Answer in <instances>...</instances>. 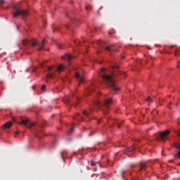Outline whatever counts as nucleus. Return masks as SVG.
Segmentation results:
<instances>
[{
    "label": "nucleus",
    "instance_id": "nucleus-1",
    "mask_svg": "<svg viewBox=\"0 0 180 180\" xmlns=\"http://www.w3.org/2000/svg\"><path fill=\"white\" fill-rule=\"evenodd\" d=\"M105 71H106V69L105 68H101V72L103 74L101 75L103 81L107 83L108 86L109 88L112 89V91H115V92H117L119 91V87L116 85V82H115V79L112 77V76L109 75L104 74Z\"/></svg>",
    "mask_w": 180,
    "mask_h": 180
},
{
    "label": "nucleus",
    "instance_id": "nucleus-2",
    "mask_svg": "<svg viewBox=\"0 0 180 180\" xmlns=\"http://www.w3.org/2000/svg\"><path fill=\"white\" fill-rule=\"evenodd\" d=\"M22 44L24 46H27V44H30V46H32V47H35V46H38V51H40V50H43V47L46 46V39H44L41 41V42H37L36 39H32L30 41L27 39H24L22 41Z\"/></svg>",
    "mask_w": 180,
    "mask_h": 180
},
{
    "label": "nucleus",
    "instance_id": "nucleus-3",
    "mask_svg": "<svg viewBox=\"0 0 180 180\" xmlns=\"http://www.w3.org/2000/svg\"><path fill=\"white\" fill-rule=\"evenodd\" d=\"M112 102V98L105 100L103 103H101V101H97L94 103V106H96V108H100L101 110L103 112V114L106 115L108 113V110L105 109H108V108H109V105H110Z\"/></svg>",
    "mask_w": 180,
    "mask_h": 180
},
{
    "label": "nucleus",
    "instance_id": "nucleus-4",
    "mask_svg": "<svg viewBox=\"0 0 180 180\" xmlns=\"http://www.w3.org/2000/svg\"><path fill=\"white\" fill-rule=\"evenodd\" d=\"M64 66L63 65H60L56 70H54V66H50L48 68V71L49 74L46 75V78H53L54 77V72L56 71H58V72H61L63 70H64Z\"/></svg>",
    "mask_w": 180,
    "mask_h": 180
},
{
    "label": "nucleus",
    "instance_id": "nucleus-5",
    "mask_svg": "<svg viewBox=\"0 0 180 180\" xmlns=\"http://www.w3.org/2000/svg\"><path fill=\"white\" fill-rule=\"evenodd\" d=\"M169 133V130H165L163 132H160L159 134H158L156 135V139L158 141H164V140H166Z\"/></svg>",
    "mask_w": 180,
    "mask_h": 180
},
{
    "label": "nucleus",
    "instance_id": "nucleus-6",
    "mask_svg": "<svg viewBox=\"0 0 180 180\" xmlns=\"http://www.w3.org/2000/svg\"><path fill=\"white\" fill-rule=\"evenodd\" d=\"M14 13L13 15V18H16V16H19V15H20L21 16H27L28 13L27 11H22L19 8H18V7H14Z\"/></svg>",
    "mask_w": 180,
    "mask_h": 180
},
{
    "label": "nucleus",
    "instance_id": "nucleus-7",
    "mask_svg": "<svg viewBox=\"0 0 180 180\" xmlns=\"http://www.w3.org/2000/svg\"><path fill=\"white\" fill-rule=\"evenodd\" d=\"M112 75H123L124 72H122L119 69V65L115 64L112 66Z\"/></svg>",
    "mask_w": 180,
    "mask_h": 180
},
{
    "label": "nucleus",
    "instance_id": "nucleus-8",
    "mask_svg": "<svg viewBox=\"0 0 180 180\" xmlns=\"http://www.w3.org/2000/svg\"><path fill=\"white\" fill-rule=\"evenodd\" d=\"M20 124H22V126H26V127H28V129H32V127L34 126V123L29 121V119L22 120L21 122H20Z\"/></svg>",
    "mask_w": 180,
    "mask_h": 180
},
{
    "label": "nucleus",
    "instance_id": "nucleus-9",
    "mask_svg": "<svg viewBox=\"0 0 180 180\" xmlns=\"http://www.w3.org/2000/svg\"><path fill=\"white\" fill-rule=\"evenodd\" d=\"M92 112H94V107H90L89 110L83 111V116L89 117V115H92Z\"/></svg>",
    "mask_w": 180,
    "mask_h": 180
},
{
    "label": "nucleus",
    "instance_id": "nucleus-10",
    "mask_svg": "<svg viewBox=\"0 0 180 180\" xmlns=\"http://www.w3.org/2000/svg\"><path fill=\"white\" fill-rule=\"evenodd\" d=\"M75 78H77V79H79L80 81V82H84V77H81V75H79V72H75Z\"/></svg>",
    "mask_w": 180,
    "mask_h": 180
},
{
    "label": "nucleus",
    "instance_id": "nucleus-11",
    "mask_svg": "<svg viewBox=\"0 0 180 180\" xmlns=\"http://www.w3.org/2000/svg\"><path fill=\"white\" fill-rule=\"evenodd\" d=\"M62 58L63 60H67L68 61H70V60H72V56L67 53L63 56Z\"/></svg>",
    "mask_w": 180,
    "mask_h": 180
},
{
    "label": "nucleus",
    "instance_id": "nucleus-12",
    "mask_svg": "<svg viewBox=\"0 0 180 180\" xmlns=\"http://www.w3.org/2000/svg\"><path fill=\"white\" fill-rule=\"evenodd\" d=\"M136 150V146H131L129 148H125V153H130L131 151H134Z\"/></svg>",
    "mask_w": 180,
    "mask_h": 180
},
{
    "label": "nucleus",
    "instance_id": "nucleus-13",
    "mask_svg": "<svg viewBox=\"0 0 180 180\" xmlns=\"http://www.w3.org/2000/svg\"><path fill=\"white\" fill-rule=\"evenodd\" d=\"M74 120H84V118L82 117H81V115L79 114H76L74 117Z\"/></svg>",
    "mask_w": 180,
    "mask_h": 180
},
{
    "label": "nucleus",
    "instance_id": "nucleus-14",
    "mask_svg": "<svg viewBox=\"0 0 180 180\" xmlns=\"http://www.w3.org/2000/svg\"><path fill=\"white\" fill-rule=\"evenodd\" d=\"M12 126V122H8L4 124L3 129H9Z\"/></svg>",
    "mask_w": 180,
    "mask_h": 180
},
{
    "label": "nucleus",
    "instance_id": "nucleus-15",
    "mask_svg": "<svg viewBox=\"0 0 180 180\" xmlns=\"http://www.w3.org/2000/svg\"><path fill=\"white\" fill-rule=\"evenodd\" d=\"M105 50L110 52L115 51V49H113V45H110V46H106L105 48Z\"/></svg>",
    "mask_w": 180,
    "mask_h": 180
},
{
    "label": "nucleus",
    "instance_id": "nucleus-16",
    "mask_svg": "<svg viewBox=\"0 0 180 180\" xmlns=\"http://www.w3.org/2000/svg\"><path fill=\"white\" fill-rule=\"evenodd\" d=\"M139 167H140V169H139V172H140L141 170L146 169L147 166L146 165V163L141 162L140 165H139Z\"/></svg>",
    "mask_w": 180,
    "mask_h": 180
},
{
    "label": "nucleus",
    "instance_id": "nucleus-17",
    "mask_svg": "<svg viewBox=\"0 0 180 180\" xmlns=\"http://www.w3.org/2000/svg\"><path fill=\"white\" fill-rule=\"evenodd\" d=\"M95 89V84H91L87 89V92H94Z\"/></svg>",
    "mask_w": 180,
    "mask_h": 180
},
{
    "label": "nucleus",
    "instance_id": "nucleus-18",
    "mask_svg": "<svg viewBox=\"0 0 180 180\" xmlns=\"http://www.w3.org/2000/svg\"><path fill=\"white\" fill-rule=\"evenodd\" d=\"M96 44H98V47H100V50H102V49H103V42H102L101 41H96Z\"/></svg>",
    "mask_w": 180,
    "mask_h": 180
},
{
    "label": "nucleus",
    "instance_id": "nucleus-19",
    "mask_svg": "<svg viewBox=\"0 0 180 180\" xmlns=\"http://www.w3.org/2000/svg\"><path fill=\"white\" fill-rule=\"evenodd\" d=\"M114 124H117L118 129H120V122L117 120H115L114 122Z\"/></svg>",
    "mask_w": 180,
    "mask_h": 180
},
{
    "label": "nucleus",
    "instance_id": "nucleus-20",
    "mask_svg": "<svg viewBox=\"0 0 180 180\" xmlns=\"http://www.w3.org/2000/svg\"><path fill=\"white\" fill-rule=\"evenodd\" d=\"M175 160H177V158H180V150L178 152L176 155H174Z\"/></svg>",
    "mask_w": 180,
    "mask_h": 180
},
{
    "label": "nucleus",
    "instance_id": "nucleus-21",
    "mask_svg": "<svg viewBox=\"0 0 180 180\" xmlns=\"http://www.w3.org/2000/svg\"><path fill=\"white\" fill-rule=\"evenodd\" d=\"M58 49H64V44H57Z\"/></svg>",
    "mask_w": 180,
    "mask_h": 180
},
{
    "label": "nucleus",
    "instance_id": "nucleus-22",
    "mask_svg": "<svg viewBox=\"0 0 180 180\" xmlns=\"http://www.w3.org/2000/svg\"><path fill=\"white\" fill-rule=\"evenodd\" d=\"M146 102H149V103H153V100L151 99V97H148L146 99Z\"/></svg>",
    "mask_w": 180,
    "mask_h": 180
},
{
    "label": "nucleus",
    "instance_id": "nucleus-23",
    "mask_svg": "<svg viewBox=\"0 0 180 180\" xmlns=\"http://www.w3.org/2000/svg\"><path fill=\"white\" fill-rule=\"evenodd\" d=\"M65 102H66L67 103H68L69 105H72V102L71 101V100H70V99H68V98H67V99L65 100Z\"/></svg>",
    "mask_w": 180,
    "mask_h": 180
},
{
    "label": "nucleus",
    "instance_id": "nucleus-24",
    "mask_svg": "<svg viewBox=\"0 0 180 180\" xmlns=\"http://www.w3.org/2000/svg\"><path fill=\"white\" fill-rule=\"evenodd\" d=\"M74 129H75V127H72L71 128V129L70 130V131L68 132V134H72V131H74Z\"/></svg>",
    "mask_w": 180,
    "mask_h": 180
},
{
    "label": "nucleus",
    "instance_id": "nucleus-25",
    "mask_svg": "<svg viewBox=\"0 0 180 180\" xmlns=\"http://www.w3.org/2000/svg\"><path fill=\"white\" fill-rule=\"evenodd\" d=\"M95 165H96V163L95 162H94V160H91V167H95Z\"/></svg>",
    "mask_w": 180,
    "mask_h": 180
},
{
    "label": "nucleus",
    "instance_id": "nucleus-26",
    "mask_svg": "<svg viewBox=\"0 0 180 180\" xmlns=\"http://www.w3.org/2000/svg\"><path fill=\"white\" fill-rule=\"evenodd\" d=\"M75 44H76L77 46H79V44H81V42H80L79 41H78V40L75 41Z\"/></svg>",
    "mask_w": 180,
    "mask_h": 180
},
{
    "label": "nucleus",
    "instance_id": "nucleus-27",
    "mask_svg": "<svg viewBox=\"0 0 180 180\" xmlns=\"http://www.w3.org/2000/svg\"><path fill=\"white\" fill-rule=\"evenodd\" d=\"M86 11H89V9H92V6H86Z\"/></svg>",
    "mask_w": 180,
    "mask_h": 180
},
{
    "label": "nucleus",
    "instance_id": "nucleus-28",
    "mask_svg": "<svg viewBox=\"0 0 180 180\" xmlns=\"http://www.w3.org/2000/svg\"><path fill=\"white\" fill-rule=\"evenodd\" d=\"M174 146L176 147V148H178V150H180V145H179V144L176 143V144L174 145Z\"/></svg>",
    "mask_w": 180,
    "mask_h": 180
},
{
    "label": "nucleus",
    "instance_id": "nucleus-29",
    "mask_svg": "<svg viewBox=\"0 0 180 180\" xmlns=\"http://www.w3.org/2000/svg\"><path fill=\"white\" fill-rule=\"evenodd\" d=\"M41 89H42V91H45L46 90V85L45 84L42 85Z\"/></svg>",
    "mask_w": 180,
    "mask_h": 180
},
{
    "label": "nucleus",
    "instance_id": "nucleus-30",
    "mask_svg": "<svg viewBox=\"0 0 180 180\" xmlns=\"http://www.w3.org/2000/svg\"><path fill=\"white\" fill-rule=\"evenodd\" d=\"M125 173H126V172H125V171H123V172H122V178H124V174H125Z\"/></svg>",
    "mask_w": 180,
    "mask_h": 180
},
{
    "label": "nucleus",
    "instance_id": "nucleus-31",
    "mask_svg": "<svg viewBox=\"0 0 180 180\" xmlns=\"http://www.w3.org/2000/svg\"><path fill=\"white\" fill-rule=\"evenodd\" d=\"M1 1V4H5V0H0Z\"/></svg>",
    "mask_w": 180,
    "mask_h": 180
},
{
    "label": "nucleus",
    "instance_id": "nucleus-32",
    "mask_svg": "<svg viewBox=\"0 0 180 180\" xmlns=\"http://www.w3.org/2000/svg\"><path fill=\"white\" fill-rule=\"evenodd\" d=\"M178 124L180 126V120H178Z\"/></svg>",
    "mask_w": 180,
    "mask_h": 180
},
{
    "label": "nucleus",
    "instance_id": "nucleus-33",
    "mask_svg": "<svg viewBox=\"0 0 180 180\" xmlns=\"http://www.w3.org/2000/svg\"><path fill=\"white\" fill-rule=\"evenodd\" d=\"M174 47H175V46H174V45L171 46V49H174Z\"/></svg>",
    "mask_w": 180,
    "mask_h": 180
},
{
    "label": "nucleus",
    "instance_id": "nucleus-34",
    "mask_svg": "<svg viewBox=\"0 0 180 180\" xmlns=\"http://www.w3.org/2000/svg\"><path fill=\"white\" fill-rule=\"evenodd\" d=\"M141 60H138L137 63H141Z\"/></svg>",
    "mask_w": 180,
    "mask_h": 180
},
{
    "label": "nucleus",
    "instance_id": "nucleus-35",
    "mask_svg": "<svg viewBox=\"0 0 180 180\" xmlns=\"http://www.w3.org/2000/svg\"><path fill=\"white\" fill-rule=\"evenodd\" d=\"M15 134H19V131H16V132H15Z\"/></svg>",
    "mask_w": 180,
    "mask_h": 180
},
{
    "label": "nucleus",
    "instance_id": "nucleus-36",
    "mask_svg": "<svg viewBox=\"0 0 180 180\" xmlns=\"http://www.w3.org/2000/svg\"><path fill=\"white\" fill-rule=\"evenodd\" d=\"M73 106H75V108H77V105H73Z\"/></svg>",
    "mask_w": 180,
    "mask_h": 180
},
{
    "label": "nucleus",
    "instance_id": "nucleus-37",
    "mask_svg": "<svg viewBox=\"0 0 180 180\" xmlns=\"http://www.w3.org/2000/svg\"><path fill=\"white\" fill-rule=\"evenodd\" d=\"M78 103H79V102L76 103V105H78Z\"/></svg>",
    "mask_w": 180,
    "mask_h": 180
},
{
    "label": "nucleus",
    "instance_id": "nucleus-38",
    "mask_svg": "<svg viewBox=\"0 0 180 180\" xmlns=\"http://www.w3.org/2000/svg\"><path fill=\"white\" fill-rule=\"evenodd\" d=\"M109 34H112V32H109Z\"/></svg>",
    "mask_w": 180,
    "mask_h": 180
},
{
    "label": "nucleus",
    "instance_id": "nucleus-39",
    "mask_svg": "<svg viewBox=\"0 0 180 180\" xmlns=\"http://www.w3.org/2000/svg\"><path fill=\"white\" fill-rule=\"evenodd\" d=\"M97 54H99V51H97Z\"/></svg>",
    "mask_w": 180,
    "mask_h": 180
},
{
    "label": "nucleus",
    "instance_id": "nucleus-40",
    "mask_svg": "<svg viewBox=\"0 0 180 180\" xmlns=\"http://www.w3.org/2000/svg\"><path fill=\"white\" fill-rule=\"evenodd\" d=\"M61 157H62V158H63V153H61Z\"/></svg>",
    "mask_w": 180,
    "mask_h": 180
},
{
    "label": "nucleus",
    "instance_id": "nucleus-41",
    "mask_svg": "<svg viewBox=\"0 0 180 180\" xmlns=\"http://www.w3.org/2000/svg\"><path fill=\"white\" fill-rule=\"evenodd\" d=\"M179 167H180V163L178 164Z\"/></svg>",
    "mask_w": 180,
    "mask_h": 180
},
{
    "label": "nucleus",
    "instance_id": "nucleus-42",
    "mask_svg": "<svg viewBox=\"0 0 180 180\" xmlns=\"http://www.w3.org/2000/svg\"><path fill=\"white\" fill-rule=\"evenodd\" d=\"M160 105H161V101H160Z\"/></svg>",
    "mask_w": 180,
    "mask_h": 180
},
{
    "label": "nucleus",
    "instance_id": "nucleus-43",
    "mask_svg": "<svg viewBox=\"0 0 180 180\" xmlns=\"http://www.w3.org/2000/svg\"><path fill=\"white\" fill-rule=\"evenodd\" d=\"M98 123H99V121H98Z\"/></svg>",
    "mask_w": 180,
    "mask_h": 180
}]
</instances>
